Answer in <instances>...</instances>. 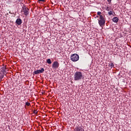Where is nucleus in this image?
<instances>
[{"label":"nucleus","instance_id":"0eeeda50","mask_svg":"<svg viewBox=\"0 0 131 131\" xmlns=\"http://www.w3.org/2000/svg\"><path fill=\"white\" fill-rule=\"evenodd\" d=\"M45 69L41 68V70H37L36 71H34L35 74H39V73H42V72H44Z\"/></svg>","mask_w":131,"mask_h":131},{"label":"nucleus","instance_id":"6ab92c4d","mask_svg":"<svg viewBox=\"0 0 131 131\" xmlns=\"http://www.w3.org/2000/svg\"><path fill=\"white\" fill-rule=\"evenodd\" d=\"M9 14H11V15H13L14 14L13 12H11V11H9Z\"/></svg>","mask_w":131,"mask_h":131},{"label":"nucleus","instance_id":"f3484780","mask_svg":"<svg viewBox=\"0 0 131 131\" xmlns=\"http://www.w3.org/2000/svg\"><path fill=\"white\" fill-rule=\"evenodd\" d=\"M109 5H110V4H111V2H112V0H107Z\"/></svg>","mask_w":131,"mask_h":131},{"label":"nucleus","instance_id":"20e7f679","mask_svg":"<svg viewBox=\"0 0 131 131\" xmlns=\"http://www.w3.org/2000/svg\"><path fill=\"white\" fill-rule=\"evenodd\" d=\"M71 60H72L73 62H76L79 60V56L76 54H72L71 56Z\"/></svg>","mask_w":131,"mask_h":131},{"label":"nucleus","instance_id":"9d476101","mask_svg":"<svg viewBox=\"0 0 131 131\" xmlns=\"http://www.w3.org/2000/svg\"><path fill=\"white\" fill-rule=\"evenodd\" d=\"M118 17H114V18H113V22H114L115 23H117V22H118Z\"/></svg>","mask_w":131,"mask_h":131},{"label":"nucleus","instance_id":"4468645a","mask_svg":"<svg viewBox=\"0 0 131 131\" xmlns=\"http://www.w3.org/2000/svg\"><path fill=\"white\" fill-rule=\"evenodd\" d=\"M108 14L110 16H112L113 15V12L112 11H110L108 12Z\"/></svg>","mask_w":131,"mask_h":131},{"label":"nucleus","instance_id":"4be33fe9","mask_svg":"<svg viewBox=\"0 0 131 131\" xmlns=\"http://www.w3.org/2000/svg\"><path fill=\"white\" fill-rule=\"evenodd\" d=\"M34 113H36H36H37V112H36V111H34Z\"/></svg>","mask_w":131,"mask_h":131},{"label":"nucleus","instance_id":"9b49d317","mask_svg":"<svg viewBox=\"0 0 131 131\" xmlns=\"http://www.w3.org/2000/svg\"><path fill=\"white\" fill-rule=\"evenodd\" d=\"M97 15L98 16H99V17H100L101 16H105V14H102V12L98 11L97 12Z\"/></svg>","mask_w":131,"mask_h":131},{"label":"nucleus","instance_id":"f8f14e48","mask_svg":"<svg viewBox=\"0 0 131 131\" xmlns=\"http://www.w3.org/2000/svg\"><path fill=\"white\" fill-rule=\"evenodd\" d=\"M106 11H109L111 10V6H108L105 9Z\"/></svg>","mask_w":131,"mask_h":131},{"label":"nucleus","instance_id":"39448f33","mask_svg":"<svg viewBox=\"0 0 131 131\" xmlns=\"http://www.w3.org/2000/svg\"><path fill=\"white\" fill-rule=\"evenodd\" d=\"M74 131H84V129L82 128L81 126L78 125L74 127Z\"/></svg>","mask_w":131,"mask_h":131},{"label":"nucleus","instance_id":"a211bd4d","mask_svg":"<svg viewBox=\"0 0 131 131\" xmlns=\"http://www.w3.org/2000/svg\"><path fill=\"white\" fill-rule=\"evenodd\" d=\"M3 77H4V76H0V80H2Z\"/></svg>","mask_w":131,"mask_h":131},{"label":"nucleus","instance_id":"f03ea898","mask_svg":"<svg viewBox=\"0 0 131 131\" xmlns=\"http://www.w3.org/2000/svg\"><path fill=\"white\" fill-rule=\"evenodd\" d=\"M98 20L100 27H103V26L105 25L106 22V17L105 15H100V17H99Z\"/></svg>","mask_w":131,"mask_h":131},{"label":"nucleus","instance_id":"1a4fd4ad","mask_svg":"<svg viewBox=\"0 0 131 131\" xmlns=\"http://www.w3.org/2000/svg\"><path fill=\"white\" fill-rule=\"evenodd\" d=\"M108 67H110L111 69H112V68H113V67H114V63H113V62L111 61L108 63Z\"/></svg>","mask_w":131,"mask_h":131},{"label":"nucleus","instance_id":"ddd939ff","mask_svg":"<svg viewBox=\"0 0 131 131\" xmlns=\"http://www.w3.org/2000/svg\"><path fill=\"white\" fill-rule=\"evenodd\" d=\"M47 63L48 64H52V61L51 60V59L49 58L47 59Z\"/></svg>","mask_w":131,"mask_h":131},{"label":"nucleus","instance_id":"6e6552de","mask_svg":"<svg viewBox=\"0 0 131 131\" xmlns=\"http://www.w3.org/2000/svg\"><path fill=\"white\" fill-rule=\"evenodd\" d=\"M15 23L17 25H20L22 24V20L21 18H17L15 21Z\"/></svg>","mask_w":131,"mask_h":131},{"label":"nucleus","instance_id":"aec40b11","mask_svg":"<svg viewBox=\"0 0 131 131\" xmlns=\"http://www.w3.org/2000/svg\"><path fill=\"white\" fill-rule=\"evenodd\" d=\"M39 2H45V0H38Z\"/></svg>","mask_w":131,"mask_h":131},{"label":"nucleus","instance_id":"f257e3e1","mask_svg":"<svg viewBox=\"0 0 131 131\" xmlns=\"http://www.w3.org/2000/svg\"><path fill=\"white\" fill-rule=\"evenodd\" d=\"M74 78L75 81L81 80L83 78L82 73L79 71L76 72L74 75Z\"/></svg>","mask_w":131,"mask_h":131},{"label":"nucleus","instance_id":"2eb2a0df","mask_svg":"<svg viewBox=\"0 0 131 131\" xmlns=\"http://www.w3.org/2000/svg\"><path fill=\"white\" fill-rule=\"evenodd\" d=\"M26 106H30V103L29 102H26Z\"/></svg>","mask_w":131,"mask_h":131},{"label":"nucleus","instance_id":"423d86ee","mask_svg":"<svg viewBox=\"0 0 131 131\" xmlns=\"http://www.w3.org/2000/svg\"><path fill=\"white\" fill-rule=\"evenodd\" d=\"M59 66L60 64L58 61H54L52 64V68H53V69H57V68H59Z\"/></svg>","mask_w":131,"mask_h":131},{"label":"nucleus","instance_id":"7ed1b4c3","mask_svg":"<svg viewBox=\"0 0 131 131\" xmlns=\"http://www.w3.org/2000/svg\"><path fill=\"white\" fill-rule=\"evenodd\" d=\"M21 13L23 14L27 17L29 15V9L26 7H23L21 9Z\"/></svg>","mask_w":131,"mask_h":131},{"label":"nucleus","instance_id":"412c9836","mask_svg":"<svg viewBox=\"0 0 131 131\" xmlns=\"http://www.w3.org/2000/svg\"><path fill=\"white\" fill-rule=\"evenodd\" d=\"M96 18H100L99 15H98H98H97V16H96Z\"/></svg>","mask_w":131,"mask_h":131},{"label":"nucleus","instance_id":"dca6fc26","mask_svg":"<svg viewBox=\"0 0 131 131\" xmlns=\"http://www.w3.org/2000/svg\"><path fill=\"white\" fill-rule=\"evenodd\" d=\"M2 70L3 71V72H6V68H3Z\"/></svg>","mask_w":131,"mask_h":131}]
</instances>
